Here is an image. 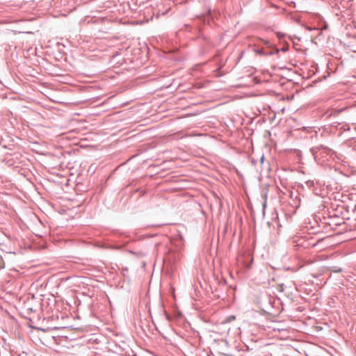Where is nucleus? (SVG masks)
<instances>
[{
  "instance_id": "obj_2",
  "label": "nucleus",
  "mask_w": 356,
  "mask_h": 356,
  "mask_svg": "<svg viewBox=\"0 0 356 356\" xmlns=\"http://www.w3.org/2000/svg\"><path fill=\"white\" fill-rule=\"evenodd\" d=\"M235 319V316H229L227 317L226 321L227 322H231L232 321H234Z\"/></svg>"
},
{
  "instance_id": "obj_4",
  "label": "nucleus",
  "mask_w": 356,
  "mask_h": 356,
  "mask_svg": "<svg viewBox=\"0 0 356 356\" xmlns=\"http://www.w3.org/2000/svg\"><path fill=\"white\" fill-rule=\"evenodd\" d=\"M4 268V264H0V269H2Z\"/></svg>"
},
{
  "instance_id": "obj_1",
  "label": "nucleus",
  "mask_w": 356,
  "mask_h": 356,
  "mask_svg": "<svg viewBox=\"0 0 356 356\" xmlns=\"http://www.w3.org/2000/svg\"><path fill=\"white\" fill-rule=\"evenodd\" d=\"M252 261V253L250 250L241 251L236 259L237 265L244 267L246 270L251 268Z\"/></svg>"
},
{
  "instance_id": "obj_5",
  "label": "nucleus",
  "mask_w": 356,
  "mask_h": 356,
  "mask_svg": "<svg viewBox=\"0 0 356 356\" xmlns=\"http://www.w3.org/2000/svg\"><path fill=\"white\" fill-rule=\"evenodd\" d=\"M0 258L2 259V255L0 254Z\"/></svg>"
},
{
  "instance_id": "obj_3",
  "label": "nucleus",
  "mask_w": 356,
  "mask_h": 356,
  "mask_svg": "<svg viewBox=\"0 0 356 356\" xmlns=\"http://www.w3.org/2000/svg\"><path fill=\"white\" fill-rule=\"evenodd\" d=\"M341 271V268H339L338 270H335L334 272L339 273Z\"/></svg>"
}]
</instances>
